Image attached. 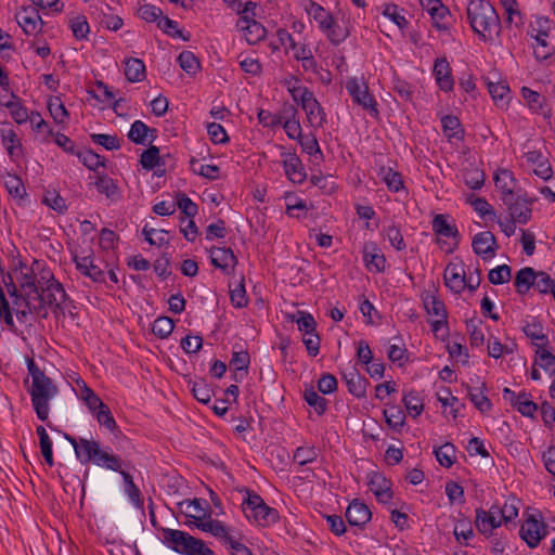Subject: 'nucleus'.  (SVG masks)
Here are the masks:
<instances>
[{"instance_id":"obj_59","label":"nucleus","mask_w":555,"mask_h":555,"mask_svg":"<svg viewBox=\"0 0 555 555\" xmlns=\"http://www.w3.org/2000/svg\"><path fill=\"white\" fill-rule=\"evenodd\" d=\"M181 68L189 75H195L199 70V62L191 51H182L178 56Z\"/></svg>"},{"instance_id":"obj_22","label":"nucleus","mask_w":555,"mask_h":555,"mask_svg":"<svg viewBox=\"0 0 555 555\" xmlns=\"http://www.w3.org/2000/svg\"><path fill=\"white\" fill-rule=\"evenodd\" d=\"M369 489L379 503L386 504L392 499L391 482L379 473H372Z\"/></svg>"},{"instance_id":"obj_34","label":"nucleus","mask_w":555,"mask_h":555,"mask_svg":"<svg viewBox=\"0 0 555 555\" xmlns=\"http://www.w3.org/2000/svg\"><path fill=\"white\" fill-rule=\"evenodd\" d=\"M525 335L530 338L534 347L546 346L548 344L547 336L543 333V325L540 321L532 319L522 327Z\"/></svg>"},{"instance_id":"obj_46","label":"nucleus","mask_w":555,"mask_h":555,"mask_svg":"<svg viewBox=\"0 0 555 555\" xmlns=\"http://www.w3.org/2000/svg\"><path fill=\"white\" fill-rule=\"evenodd\" d=\"M465 184L472 190H479L485 183V173L475 166L467 167L462 172Z\"/></svg>"},{"instance_id":"obj_36","label":"nucleus","mask_w":555,"mask_h":555,"mask_svg":"<svg viewBox=\"0 0 555 555\" xmlns=\"http://www.w3.org/2000/svg\"><path fill=\"white\" fill-rule=\"evenodd\" d=\"M537 271L530 267H525L520 269L514 280V285L518 294H526L533 287L535 280Z\"/></svg>"},{"instance_id":"obj_60","label":"nucleus","mask_w":555,"mask_h":555,"mask_svg":"<svg viewBox=\"0 0 555 555\" xmlns=\"http://www.w3.org/2000/svg\"><path fill=\"white\" fill-rule=\"evenodd\" d=\"M69 27L73 31L74 37L79 40L86 39L90 31L87 17L83 15H77L72 17L69 20Z\"/></svg>"},{"instance_id":"obj_33","label":"nucleus","mask_w":555,"mask_h":555,"mask_svg":"<svg viewBox=\"0 0 555 555\" xmlns=\"http://www.w3.org/2000/svg\"><path fill=\"white\" fill-rule=\"evenodd\" d=\"M444 284L454 293H462L466 287V276L463 268L448 266L444 271Z\"/></svg>"},{"instance_id":"obj_51","label":"nucleus","mask_w":555,"mask_h":555,"mask_svg":"<svg viewBox=\"0 0 555 555\" xmlns=\"http://www.w3.org/2000/svg\"><path fill=\"white\" fill-rule=\"evenodd\" d=\"M322 33L325 34L330 42L334 46L340 44L349 37L348 28L340 26L336 21H333L330 27L322 30Z\"/></svg>"},{"instance_id":"obj_37","label":"nucleus","mask_w":555,"mask_h":555,"mask_svg":"<svg viewBox=\"0 0 555 555\" xmlns=\"http://www.w3.org/2000/svg\"><path fill=\"white\" fill-rule=\"evenodd\" d=\"M1 142L11 157L15 156L21 150V141L15 130L10 125L0 128Z\"/></svg>"},{"instance_id":"obj_48","label":"nucleus","mask_w":555,"mask_h":555,"mask_svg":"<svg viewBox=\"0 0 555 555\" xmlns=\"http://www.w3.org/2000/svg\"><path fill=\"white\" fill-rule=\"evenodd\" d=\"M533 287L543 295L552 294L555 300V280L544 271H537Z\"/></svg>"},{"instance_id":"obj_27","label":"nucleus","mask_w":555,"mask_h":555,"mask_svg":"<svg viewBox=\"0 0 555 555\" xmlns=\"http://www.w3.org/2000/svg\"><path fill=\"white\" fill-rule=\"evenodd\" d=\"M525 158L527 163L533 167V172L535 176L543 180H548L552 178L553 170L548 159L540 151H528L525 154Z\"/></svg>"},{"instance_id":"obj_55","label":"nucleus","mask_w":555,"mask_h":555,"mask_svg":"<svg viewBox=\"0 0 555 555\" xmlns=\"http://www.w3.org/2000/svg\"><path fill=\"white\" fill-rule=\"evenodd\" d=\"M382 179L390 192H399L404 189L402 176L391 168L382 169Z\"/></svg>"},{"instance_id":"obj_6","label":"nucleus","mask_w":555,"mask_h":555,"mask_svg":"<svg viewBox=\"0 0 555 555\" xmlns=\"http://www.w3.org/2000/svg\"><path fill=\"white\" fill-rule=\"evenodd\" d=\"M423 307L427 314L431 317V331L437 337L444 338L449 335L448 311L444 302L437 295V289H425L421 294Z\"/></svg>"},{"instance_id":"obj_62","label":"nucleus","mask_w":555,"mask_h":555,"mask_svg":"<svg viewBox=\"0 0 555 555\" xmlns=\"http://www.w3.org/2000/svg\"><path fill=\"white\" fill-rule=\"evenodd\" d=\"M90 138L93 143L103 146L107 151H115L120 147V142L117 135L92 133Z\"/></svg>"},{"instance_id":"obj_44","label":"nucleus","mask_w":555,"mask_h":555,"mask_svg":"<svg viewBox=\"0 0 555 555\" xmlns=\"http://www.w3.org/2000/svg\"><path fill=\"white\" fill-rule=\"evenodd\" d=\"M434 232L443 237H455L457 229L454 224L450 223L444 215H437L433 220Z\"/></svg>"},{"instance_id":"obj_18","label":"nucleus","mask_w":555,"mask_h":555,"mask_svg":"<svg viewBox=\"0 0 555 555\" xmlns=\"http://www.w3.org/2000/svg\"><path fill=\"white\" fill-rule=\"evenodd\" d=\"M422 9L428 13L433 24L438 29L448 28L449 9L441 0H420Z\"/></svg>"},{"instance_id":"obj_45","label":"nucleus","mask_w":555,"mask_h":555,"mask_svg":"<svg viewBox=\"0 0 555 555\" xmlns=\"http://www.w3.org/2000/svg\"><path fill=\"white\" fill-rule=\"evenodd\" d=\"M182 505H185V516L194 519L195 522L204 520L207 516V511L205 508L206 502L203 500L194 499L192 501L183 502Z\"/></svg>"},{"instance_id":"obj_30","label":"nucleus","mask_w":555,"mask_h":555,"mask_svg":"<svg viewBox=\"0 0 555 555\" xmlns=\"http://www.w3.org/2000/svg\"><path fill=\"white\" fill-rule=\"evenodd\" d=\"M211 263L224 272L234 269L237 259L231 248L214 247L210 249Z\"/></svg>"},{"instance_id":"obj_41","label":"nucleus","mask_w":555,"mask_h":555,"mask_svg":"<svg viewBox=\"0 0 555 555\" xmlns=\"http://www.w3.org/2000/svg\"><path fill=\"white\" fill-rule=\"evenodd\" d=\"M285 205L286 215L291 218L300 219L304 216L300 212L305 214L308 210L306 202L294 193L285 194Z\"/></svg>"},{"instance_id":"obj_54","label":"nucleus","mask_w":555,"mask_h":555,"mask_svg":"<svg viewBox=\"0 0 555 555\" xmlns=\"http://www.w3.org/2000/svg\"><path fill=\"white\" fill-rule=\"evenodd\" d=\"M403 403L409 414L413 417L421 415V413L423 412V400L420 393L415 390H411L404 395Z\"/></svg>"},{"instance_id":"obj_23","label":"nucleus","mask_w":555,"mask_h":555,"mask_svg":"<svg viewBox=\"0 0 555 555\" xmlns=\"http://www.w3.org/2000/svg\"><path fill=\"white\" fill-rule=\"evenodd\" d=\"M301 108L306 113L308 125L314 129H321L326 124V114L315 96L308 100Z\"/></svg>"},{"instance_id":"obj_58","label":"nucleus","mask_w":555,"mask_h":555,"mask_svg":"<svg viewBox=\"0 0 555 555\" xmlns=\"http://www.w3.org/2000/svg\"><path fill=\"white\" fill-rule=\"evenodd\" d=\"M37 435L40 440L41 454L49 466L53 465L52 441L43 426H38Z\"/></svg>"},{"instance_id":"obj_32","label":"nucleus","mask_w":555,"mask_h":555,"mask_svg":"<svg viewBox=\"0 0 555 555\" xmlns=\"http://www.w3.org/2000/svg\"><path fill=\"white\" fill-rule=\"evenodd\" d=\"M286 135L291 140H298L302 135V128L297 118V109L294 106L284 108V117L282 124Z\"/></svg>"},{"instance_id":"obj_63","label":"nucleus","mask_w":555,"mask_h":555,"mask_svg":"<svg viewBox=\"0 0 555 555\" xmlns=\"http://www.w3.org/2000/svg\"><path fill=\"white\" fill-rule=\"evenodd\" d=\"M512 276V269L507 264L498 266L494 269H491L488 274V279L490 283L494 285H500L508 282Z\"/></svg>"},{"instance_id":"obj_12","label":"nucleus","mask_w":555,"mask_h":555,"mask_svg":"<svg viewBox=\"0 0 555 555\" xmlns=\"http://www.w3.org/2000/svg\"><path fill=\"white\" fill-rule=\"evenodd\" d=\"M281 158L285 175L289 181L301 184L306 180L307 175L298 155L295 152H282Z\"/></svg>"},{"instance_id":"obj_26","label":"nucleus","mask_w":555,"mask_h":555,"mask_svg":"<svg viewBox=\"0 0 555 555\" xmlns=\"http://www.w3.org/2000/svg\"><path fill=\"white\" fill-rule=\"evenodd\" d=\"M451 72V66L447 59L442 57L436 60L433 68V74L435 76L439 89L444 92L452 91L454 87V81Z\"/></svg>"},{"instance_id":"obj_42","label":"nucleus","mask_w":555,"mask_h":555,"mask_svg":"<svg viewBox=\"0 0 555 555\" xmlns=\"http://www.w3.org/2000/svg\"><path fill=\"white\" fill-rule=\"evenodd\" d=\"M534 365H539L550 374H555V356L546 349V346L535 348Z\"/></svg>"},{"instance_id":"obj_10","label":"nucleus","mask_w":555,"mask_h":555,"mask_svg":"<svg viewBox=\"0 0 555 555\" xmlns=\"http://www.w3.org/2000/svg\"><path fill=\"white\" fill-rule=\"evenodd\" d=\"M519 534L527 545L533 548L546 535V526L543 521L530 515L521 525Z\"/></svg>"},{"instance_id":"obj_31","label":"nucleus","mask_w":555,"mask_h":555,"mask_svg":"<svg viewBox=\"0 0 555 555\" xmlns=\"http://www.w3.org/2000/svg\"><path fill=\"white\" fill-rule=\"evenodd\" d=\"M155 132V129L150 128L142 120H135L130 127L128 139L135 144L145 145L154 141Z\"/></svg>"},{"instance_id":"obj_52","label":"nucleus","mask_w":555,"mask_h":555,"mask_svg":"<svg viewBox=\"0 0 555 555\" xmlns=\"http://www.w3.org/2000/svg\"><path fill=\"white\" fill-rule=\"evenodd\" d=\"M488 90L496 105L503 107L507 104L509 87L505 82H489Z\"/></svg>"},{"instance_id":"obj_35","label":"nucleus","mask_w":555,"mask_h":555,"mask_svg":"<svg viewBox=\"0 0 555 555\" xmlns=\"http://www.w3.org/2000/svg\"><path fill=\"white\" fill-rule=\"evenodd\" d=\"M306 12L318 23L321 31L328 28L330 24L335 21L330 12L313 1H310L306 7Z\"/></svg>"},{"instance_id":"obj_38","label":"nucleus","mask_w":555,"mask_h":555,"mask_svg":"<svg viewBox=\"0 0 555 555\" xmlns=\"http://www.w3.org/2000/svg\"><path fill=\"white\" fill-rule=\"evenodd\" d=\"M287 90L297 104L302 106L308 102L311 98L314 96L313 92L310 91L307 87L299 83L297 78H291L286 81Z\"/></svg>"},{"instance_id":"obj_53","label":"nucleus","mask_w":555,"mask_h":555,"mask_svg":"<svg viewBox=\"0 0 555 555\" xmlns=\"http://www.w3.org/2000/svg\"><path fill=\"white\" fill-rule=\"evenodd\" d=\"M297 142L300 144L302 152L307 153L310 156H318L319 158L323 157V153L320 149L318 139L313 132L302 134Z\"/></svg>"},{"instance_id":"obj_56","label":"nucleus","mask_w":555,"mask_h":555,"mask_svg":"<svg viewBox=\"0 0 555 555\" xmlns=\"http://www.w3.org/2000/svg\"><path fill=\"white\" fill-rule=\"evenodd\" d=\"M118 473H120V475L124 478L125 491H126L127 495L129 496L130 501L137 507H141L143 505V501L141 500V492H140L139 488L135 486V483L133 482L132 477L130 476L129 473L122 470L121 468Z\"/></svg>"},{"instance_id":"obj_28","label":"nucleus","mask_w":555,"mask_h":555,"mask_svg":"<svg viewBox=\"0 0 555 555\" xmlns=\"http://www.w3.org/2000/svg\"><path fill=\"white\" fill-rule=\"evenodd\" d=\"M250 363V357L246 349L241 345H235L233 347L232 357L230 360V367H232L234 373V379L236 382L241 380L244 375H246L248 366Z\"/></svg>"},{"instance_id":"obj_61","label":"nucleus","mask_w":555,"mask_h":555,"mask_svg":"<svg viewBox=\"0 0 555 555\" xmlns=\"http://www.w3.org/2000/svg\"><path fill=\"white\" fill-rule=\"evenodd\" d=\"M173 328L175 323L168 317L157 318L152 325L153 334L162 339L167 338L172 333Z\"/></svg>"},{"instance_id":"obj_40","label":"nucleus","mask_w":555,"mask_h":555,"mask_svg":"<svg viewBox=\"0 0 555 555\" xmlns=\"http://www.w3.org/2000/svg\"><path fill=\"white\" fill-rule=\"evenodd\" d=\"M441 126L443 129L444 135L449 141L451 140H463L464 131L461 127V122L457 117L452 115H447L441 118Z\"/></svg>"},{"instance_id":"obj_47","label":"nucleus","mask_w":555,"mask_h":555,"mask_svg":"<svg viewBox=\"0 0 555 555\" xmlns=\"http://www.w3.org/2000/svg\"><path fill=\"white\" fill-rule=\"evenodd\" d=\"M384 416L389 427L399 430L405 424V414L400 406L390 405L384 410Z\"/></svg>"},{"instance_id":"obj_43","label":"nucleus","mask_w":555,"mask_h":555,"mask_svg":"<svg viewBox=\"0 0 555 555\" xmlns=\"http://www.w3.org/2000/svg\"><path fill=\"white\" fill-rule=\"evenodd\" d=\"M126 78L131 82L141 81L145 77V65L139 59H129L125 65Z\"/></svg>"},{"instance_id":"obj_2","label":"nucleus","mask_w":555,"mask_h":555,"mask_svg":"<svg viewBox=\"0 0 555 555\" xmlns=\"http://www.w3.org/2000/svg\"><path fill=\"white\" fill-rule=\"evenodd\" d=\"M467 20L483 41H492L501 33L499 14L487 0H470L467 4Z\"/></svg>"},{"instance_id":"obj_11","label":"nucleus","mask_w":555,"mask_h":555,"mask_svg":"<svg viewBox=\"0 0 555 555\" xmlns=\"http://www.w3.org/2000/svg\"><path fill=\"white\" fill-rule=\"evenodd\" d=\"M548 23L547 18H538L529 31L530 37L535 41L534 53L538 59H546L551 54L547 44Z\"/></svg>"},{"instance_id":"obj_50","label":"nucleus","mask_w":555,"mask_h":555,"mask_svg":"<svg viewBox=\"0 0 555 555\" xmlns=\"http://www.w3.org/2000/svg\"><path fill=\"white\" fill-rule=\"evenodd\" d=\"M48 109L56 124H65L68 119V112L59 96H53L49 100Z\"/></svg>"},{"instance_id":"obj_19","label":"nucleus","mask_w":555,"mask_h":555,"mask_svg":"<svg viewBox=\"0 0 555 555\" xmlns=\"http://www.w3.org/2000/svg\"><path fill=\"white\" fill-rule=\"evenodd\" d=\"M472 245L474 251L483 259L493 258L498 249L496 238L490 231L477 233Z\"/></svg>"},{"instance_id":"obj_9","label":"nucleus","mask_w":555,"mask_h":555,"mask_svg":"<svg viewBox=\"0 0 555 555\" xmlns=\"http://www.w3.org/2000/svg\"><path fill=\"white\" fill-rule=\"evenodd\" d=\"M535 198H529L522 194H516L508 199L503 201L508 215L519 224H526L532 217V205Z\"/></svg>"},{"instance_id":"obj_25","label":"nucleus","mask_w":555,"mask_h":555,"mask_svg":"<svg viewBox=\"0 0 555 555\" xmlns=\"http://www.w3.org/2000/svg\"><path fill=\"white\" fill-rule=\"evenodd\" d=\"M343 379L345 380L348 391L351 395L357 398L365 397L369 382L358 372L356 367L344 371Z\"/></svg>"},{"instance_id":"obj_8","label":"nucleus","mask_w":555,"mask_h":555,"mask_svg":"<svg viewBox=\"0 0 555 555\" xmlns=\"http://www.w3.org/2000/svg\"><path fill=\"white\" fill-rule=\"evenodd\" d=\"M345 87L354 104L361 106L374 118L379 115L377 102L363 78L350 77L346 80Z\"/></svg>"},{"instance_id":"obj_5","label":"nucleus","mask_w":555,"mask_h":555,"mask_svg":"<svg viewBox=\"0 0 555 555\" xmlns=\"http://www.w3.org/2000/svg\"><path fill=\"white\" fill-rule=\"evenodd\" d=\"M162 541L182 555H215L203 540L177 529H162Z\"/></svg>"},{"instance_id":"obj_1","label":"nucleus","mask_w":555,"mask_h":555,"mask_svg":"<svg viewBox=\"0 0 555 555\" xmlns=\"http://www.w3.org/2000/svg\"><path fill=\"white\" fill-rule=\"evenodd\" d=\"M14 274L18 298L12 301V310L20 321H26L29 314L47 318L49 309L65 308L66 292L50 270L36 272L33 267L22 264Z\"/></svg>"},{"instance_id":"obj_64","label":"nucleus","mask_w":555,"mask_h":555,"mask_svg":"<svg viewBox=\"0 0 555 555\" xmlns=\"http://www.w3.org/2000/svg\"><path fill=\"white\" fill-rule=\"evenodd\" d=\"M317 457L318 452L313 447L302 446L296 449L293 459L298 465L302 466L314 462Z\"/></svg>"},{"instance_id":"obj_20","label":"nucleus","mask_w":555,"mask_h":555,"mask_svg":"<svg viewBox=\"0 0 555 555\" xmlns=\"http://www.w3.org/2000/svg\"><path fill=\"white\" fill-rule=\"evenodd\" d=\"M493 180L502 202L517 194V181L511 170L499 168L494 173Z\"/></svg>"},{"instance_id":"obj_13","label":"nucleus","mask_w":555,"mask_h":555,"mask_svg":"<svg viewBox=\"0 0 555 555\" xmlns=\"http://www.w3.org/2000/svg\"><path fill=\"white\" fill-rule=\"evenodd\" d=\"M503 398L511 403L522 416L533 417L538 410V404L530 399L527 392L516 393L509 388H504Z\"/></svg>"},{"instance_id":"obj_15","label":"nucleus","mask_w":555,"mask_h":555,"mask_svg":"<svg viewBox=\"0 0 555 555\" xmlns=\"http://www.w3.org/2000/svg\"><path fill=\"white\" fill-rule=\"evenodd\" d=\"M197 529L210 533L215 538L223 541L232 550L233 544L238 543L231 534L230 529L220 520L208 517L199 522H195Z\"/></svg>"},{"instance_id":"obj_17","label":"nucleus","mask_w":555,"mask_h":555,"mask_svg":"<svg viewBox=\"0 0 555 555\" xmlns=\"http://www.w3.org/2000/svg\"><path fill=\"white\" fill-rule=\"evenodd\" d=\"M15 18L26 35L35 36L41 31L43 22L35 8H23Z\"/></svg>"},{"instance_id":"obj_49","label":"nucleus","mask_w":555,"mask_h":555,"mask_svg":"<svg viewBox=\"0 0 555 555\" xmlns=\"http://www.w3.org/2000/svg\"><path fill=\"white\" fill-rule=\"evenodd\" d=\"M434 453L439 464L447 468L451 467L456 459L455 447L450 442H447L435 449Z\"/></svg>"},{"instance_id":"obj_21","label":"nucleus","mask_w":555,"mask_h":555,"mask_svg":"<svg viewBox=\"0 0 555 555\" xmlns=\"http://www.w3.org/2000/svg\"><path fill=\"white\" fill-rule=\"evenodd\" d=\"M236 28L243 31L249 44H256L266 37V28L257 21L241 16L236 22Z\"/></svg>"},{"instance_id":"obj_7","label":"nucleus","mask_w":555,"mask_h":555,"mask_svg":"<svg viewBox=\"0 0 555 555\" xmlns=\"http://www.w3.org/2000/svg\"><path fill=\"white\" fill-rule=\"evenodd\" d=\"M246 518L260 526L269 527L279 521V512L267 505L263 499L255 492H247V498L242 503Z\"/></svg>"},{"instance_id":"obj_16","label":"nucleus","mask_w":555,"mask_h":555,"mask_svg":"<svg viewBox=\"0 0 555 555\" xmlns=\"http://www.w3.org/2000/svg\"><path fill=\"white\" fill-rule=\"evenodd\" d=\"M476 528L482 534H490L502 525L499 506L493 505L489 511L476 509Z\"/></svg>"},{"instance_id":"obj_14","label":"nucleus","mask_w":555,"mask_h":555,"mask_svg":"<svg viewBox=\"0 0 555 555\" xmlns=\"http://www.w3.org/2000/svg\"><path fill=\"white\" fill-rule=\"evenodd\" d=\"M76 269L85 276L89 278L94 283H103L105 281V273L95 263L92 255L80 256L77 254L73 255Z\"/></svg>"},{"instance_id":"obj_29","label":"nucleus","mask_w":555,"mask_h":555,"mask_svg":"<svg viewBox=\"0 0 555 555\" xmlns=\"http://www.w3.org/2000/svg\"><path fill=\"white\" fill-rule=\"evenodd\" d=\"M372 517L371 511L363 502L353 500L346 511V518L351 526H364Z\"/></svg>"},{"instance_id":"obj_3","label":"nucleus","mask_w":555,"mask_h":555,"mask_svg":"<svg viewBox=\"0 0 555 555\" xmlns=\"http://www.w3.org/2000/svg\"><path fill=\"white\" fill-rule=\"evenodd\" d=\"M73 446L77 459L82 464L93 463L96 466L104 467L114 472L122 468V461L119 456L113 454L109 448H101L100 442L93 439L66 437Z\"/></svg>"},{"instance_id":"obj_4","label":"nucleus","mask_w":555,"mask_h":555,"mask_svg":"<svg viewBox=\"0 0 555 555\" xmlns=\"http://www.w3.org/2000/svg\"><path fill=\"white\" fill-rule=\"evenodd\" d=\"M28 372L31 376V403L39 420L46 421L50 412V401L56 396L57 388L52 379L48 377L35 364L33 360L28 362Z\"/></svg>"},{"instance_id":"obj_24","label":"nucleus","mask_w":555,"mask_h":555,"mask_svg":"<svg viewBox=\"0 0 555 555\" xmlns=\"http://www.w3.org/2000/svg\"><path fill=\"white\" fill-rule=\"evenodd\" d=\"M363 260L371 272L380 273L385 270L386 258L375 243H367L363 248Z\"/></svg>"},{"instance_id":"obj_57","label":"nucleus","mask_w":555,"mask_h":555,"mask_svg":"<svg viewBox=\"0 0 555 555\" xmlns=\"http://www.w3.org/2000/svg\"><path fill=\"white\" fill-rule=\"evenodd\" d=\"M95 188L100 193L105 194L111 201H116L119 197L116 183L107 176L99 177L95 182Z\"/></svg>"},{"instance_id":"obj_39","label":"nucleus","mask_w":555,"mask_h":555,"mask_svg":"<svg viewBox=\"0 0 555 555\" xmlns=\"http://www.w3.org/2000/svg\"><path fill=\"white\" fill-rule=\"evenodd\" d=\"M287 319L292 322H296L298 330L305 335L315 333L317 322L311 313L299 310L295 314L287 315Z\"/></svg>"}]
</instances>
